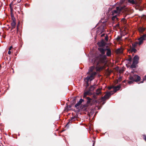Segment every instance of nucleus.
I'll return each mask as SVG.
<instances>
[{
    "instance_id": "nucleus-1",
    "label": "nucleus",
    "mask_w": 146,
    "mask_h": 146,
    "mask_svg": "<svg viewBox=\"0 0 146 146\" xmlns=\"http://www.w3.org/2000/svg\"><path fill=\"white\" fill-rule=\"evenodd\" d=\"M98 49L100 52L102 54H100L98 56L95 58L94 63L97 66L96 67L97 70L99 71L103 69V67L99 66H98V64L101 63H104L106 60V55H103L105 54V49L102 48H98Z\"/></svg>"
},
{
    "instance_id": "nucleus-2",
    "label": "nucleus",
    "mask_w": 146,
    "mask_h": 146,
    "mask_svg": "<svg viewBox=\"0 0 146 146\" xmlns=\"http://www.w3.org/2000/svg\"><path fill=\"white\" fill-rule=\"evenodd\" d=\"M139 57L137 55L135 56L133 59V62L130 67L132 68H135L136 67V65L139 62Z\"/></svg>"
},
{
    "instance_id": "nucleus-3",
    "label": "nucleus",
    "mask_w": 146,
    "mask_h": 146,
    "mask_svg": "<svg viewBox=\"0 0 146 146\" xmlns=\"http://www.w3.org/2000/svg\"><path fill=\"white\" fill-rule=\"evenodd\" d=\"M129 78L130 80L136 82L139 81L141 79L140 77L136 74H134L133 76L130 75Z\"/></svg>"
},
{
    "instance_id": "nucleus-4",
    "label": "nucleus",
    "mask_w": 146,
    "mask_h": 146,
    "mask_svg": "<svg viewBox=\"0 0 146 146\" xmlns=\"http://www.w3.org/2000/svg\"><path fill=\"white\" fill-rule=\"evenodd\" d=\"M146 34L143 35L141 37L138 39L139 41H136L134 43L137 46V44H139V45H140L143 42L144 40H146Z\"/></svg>"
},
{
    "instance_id": "nucleus-5",
    "label": "nucleus",
    "mask_w": 146,
    "mask_h": 146,
    "mask_svg": "<svg viewBox=\"0 0 146 146\" xmlns=\"http://www.w3.org/2000/svg\"><path fill=\"white\" fill-rule=\"evenodd\" d=\"M116 9L112 11V15H114V14L115 13H118L119 14L121 13V12L124 11V7H117L116 8Z\"/></svg>"
},
{
    "instance_id": "nucleus-6",
    "label": "nucleus",
    "mask_w": 146,
    "mask_h": 146,
    "mask_svg": "<svg viewBox=\"0 0 146 146\" xmlns=\"http://www.w3.org/2000/svg\"><path fill=\"white\" fill-rule=\"evenodd\" d=\"M112 92V91L108 92L104 97H102V100L104 101V102L102 103L103 104H104L105 102H104V101H105L106 99H109L111 95L113 94V93H111V92Z\"/></svg>"
},
{
    "instance_id": "nucleus-7",
    "label": "nucleus",
    "mask_w": 146,
    "mask_h": 146,
    "mask_svg": "<svg viewBox=\"0 0 146 146\" xmlns=\"http://www.w3.org/2000/svg\"><path fill=\"white\" fill-rule=\"evenodd\" d=\"M87 104L83 106V108H87L89 105H92L93 104V103L94 101V100H92L91 98H90L89 97H87Z\"/></svg>"
},
{
    "instance_id": "nucleus-8",
    "label": "nucleus",
    "mask_w": 146,
    "mask_h": 146,
    "mask_svg": "<svg viewBox=\"0 0 146 146\" xmlns=\"http://www.w3.org/2000/svg\"><path fill=\"white\" fill-rule=\"evenodd\" d=\"M92 94V92L89 90H87V89H85L84 94L83 97H86L87 95H90Z\"/></svg>"
},
{
    "instance_id": "nucleus-9",
    "label": "nucleus",
    "mask_w": 146,
    "mask_h": 146,
    "mask_svg": "<svg viewBox=\"0 0 146 146\" xmlns=\"http://www.w3.org/2000/svg\"><path fill=\"white\" fill-rule=\"evenodd\" d=\"M96 74V72H93L90 74V76H88L87 77H88V78H89L90 79V81H91L94 79V77Z\"/></svg>"
},
{
    "instance_id": "nucleus-10",
    "label": "nucleus",
    "mask_w": 146,
    "mask_h": 146,
    "mask_svg": "<svg viewBox=\"0 0 146 146\" xmlns=\"http://www.w3.org/2000/svg\"><path fill=\"white\" fill-rule=\"evenodd\" d=\"M97 44L99 46L103 47L105 45V44L104 41L102 40L101 42H98Z\"/></svg>"
},
{
    "instance_id": "nucleus-11",
    "label": "nucleus",
    "mask_w": 146,
    "mask_h": 146,
    "mask_svg": "<svg viewBox=\"0 0 146 146\" xmlns=\"http://www.w3.org/2000/svg\"><path fill=\"white\" fill-rule=\"evenodd\" d=\"M84 101V100L82 99H80L79 101L75 105V107L76 108H77L78 109V107L82 103V102Z\"/></svg>"
},
{
    "instance_id": "nucleus-12",
    "label": "nucleus",
    "mask_w": 146,
    "mask_h": 146,
    "mask_svg": "<svg viewBox=\"0 0 146 146\" xmlns=\"http://www.w3.org/2000/svg\"><path fill=\"white\" fill-rule=\"evenodd\" d=\"M121 87V85L119 84L117 86H114L113 92L114 93L116 92L117 91L119 90Z\"/></svg>"
},
{
    "instance_id": "nucleus-13",
    "label": "nucleus",
    "mask_w": 146,
    "mask_h": 146,
    "mask_svg": "<svg viewBox=\"0 0 146 146\" xmlns=\"http://www.w3.org/2000/svg\"><path fill=\"white\" fill-rule=\"evenodd\" d=\"M105 50H107L106 55L108 56H110L111 54V49L110 48H106Z\"/></svg>"
},
{
    "instance_id": "nucleus-14",
    "label": "nucleus",
    "mask_w": 146,
    "mask_h": 146,
    "mask_svg": "<svg viewBox=\"0 0 146 146\" xmlns=\"http://www.w3.org/2000/svg\"><path fill=\"white\" fill-rule=\"evenodd\" d=\"M137 50L135 49V48H133L131 47L129 50V53L134 52V53H135L137 52Z\"/></svg>"
},
{
    "instance_id": "nucleus-15",
    "label": "nucleus",
    "mask_w": 146,
    "mask_h": 146,
    "mask_svg": "<svg viewBox=\"0 0 146 146\" xmlns=\"http://www.w3.org/2000/svg\"><path fill=\"white\" fill-rule=\"evenodd\" d=\"M76 119V117H75V116L72 117H71L70 119L67 123L66 126H67V125L70 123H71L72 122L75 121Z\"/></svg>"
},
{
    "instance_id": "nucleus-16",
    "label": "nucleus",
    "mask_w": 146,
    "mask_h": 146,
    "mask_svg": "<svg viewBox=\"0 0 146 146\" xmlns=\"http://www.w3.org/2000/svg\"><path fill=\"white\" fill-rule=\"evenodd\" d=\"M101 88H99L96 90V92L95 93L98 96L100 95L101 94Z\"/></svg>"
},
{
    "instance_id": "nucleus-17",
    "label": "nucleus",
    "mask_w": 146,
    "mask_h": 146,
    "mask_svg": "<svg viewBox=\"0 0 146 146\" xmlns=\"http://www.w3.org/2000/svg\"><path fill=\"white\" fill-rule=\"evenodd\" d=\"M138 30L140 33H142L145 31V28L142 27H140L138 29Z\"/></svg>"
},
{
    "instance_id": "nucleus-18",
    "label": "nucleus",
    "mask_w": 146,
    "mask_h": 146,
    "mask_svg": "<svg viewBox=\"0 0 146 146\" xmlns=\"http://www.w3.org/2000/svg\"><path fill=\"white\" fill-rule=\"evenodd\" d=\"M11 19L12 21H16V19L14 17V14L13 12H11Z\"/></svg>"
},
{
    "instance_id": "nucleus-19",
    "label": "nucleus",
    "mask_w": 146,
    "mask_h": 146,
    "mask_svg": "<svg viewBox=\"0 0 146 146\" xmlns=\"http://www.w3.org/2000/svg\"><path fill=\"white\" fill-rule=\"evenodd\" d=\"M95 88L94 86H92L90 87L88 90H89L92 92L94 90Z\"/></svg>"
},
{
    "instance_id": "nucleus-20",
    "label": "nucleus",
    "mask_w": 146,
    "mask_h": 146,
    "mask_svg": "<svg viewBox=\"0 0 146 146\" xmlns=\"http://www.w3.org/2000/svg\"><path fill=\"white\" fill-rule=\"evenodd\" d=\"M122 37V36L121 35L120 36H118L116 38V40L117 41L121 40Z\"/></svg>"
},
{
    "instance_id": "nucleus-21",
    "label": "nucleus",
    "mask_w": 146,
    "mask_h": 146,
    "mask_svg": "<svg viewBox=\"0 0 146 146\" xmlns=\"http://www.w3.org/2000/svg\"><path fill=\"white\" fill-rule=\"evenodd\" d=\"M90 80L89 78L88 77H86L84 80V81L85 82V83H89L88 82L89 80Z\"/></svg>"
},
{
    "instance_id": "nucleus-22",
    "label": "nucleus",
    "mask_w": 146,
    "mask_h": 146,
    "mask_svg": "<svg viewBox=\"0 0 146 146\" xmlns=\"http://www.w3.org/2000/svg\"><path fill=\"white\" fill-rule=\"evenodd\" d=\"M111 19L113 21L115 20V19H116V20L117 21L119 20L118 18L117 17V16L116 15L113 16Z\"/></svg>"
},
{
    "instance_id": "nucleus-23",
    "label": "nucleus",
    "mask_w": 146,
    "mask_h": 146,
    "mask_svg": "<svg viewBox=\"0 0 146 146\" xmlns=\"http://www.w3.org/2000/svg\"><path fill=\"white\" fill-rule=\"evenodd\" d=\"M128 2L132 4H135V2L134 0H128Z\"/></svg>"
},
{
    "instance_id": "nucleus-24",
    "label": "nucleus",
    "mask_w": 146,
    "mask_h": 146,
    "mask_svg": "<svg viewBox=\"0 0 146 146\" xmlns=\"http://www.w3.org/2000/svg\"><path fill=\"white\" fill-rule=\"evenodd\" d=\"M16 21H13L11 23V26H16Z\"/></svg>"
},
{
    "instance_id": "nucleus-25",
    "label": "nucleus",
    "mask_w": 146,
    "mask_h": 146,
    "mask_svg": "<svg viewBox=\"0 0 146 146\" xmlns=\"http://www.w3.org/2000/svg\"><path fill=\"white\" fill-rule=\"evenodd\" d=\"M84 86L85 87V89H87L88 87L89 86V83H84Z\"/></svg>"
},
{
    "instance_id": "nucleus-26",
    "label": "nucleus",
    "mask_w": 146,
    "mask_h": 146,
    "mask_svg": "<svg viewBox=\"0 0 146 146\" xmlns=\"http://www.w3.org/2000/svg\"><path fill=\"white\" fill-rule=\"evenodd\" d=\"M98 95H96L95 93H94L93 96V98L95 99H96L98 98Z\"/></svg>"
},
{
    "instance_id": "nucleus-27",
    "label": "nucleus",
    "mask_w": 146,
    "mask_h": 146,
    "mask_svg": "<svg viewBox=\"0 0 146 146\" xmlns=\"http://www.w3.org/2000/svg\"><path fill=\"white\" fill-rule=\"evenodd\" d=\"M72 107V106L70 105L69 106H67L65 108V109L67 110H68L69 108H71Z\"/></svg>"
},
{
    "instance_id": "nucleus-28",
    "label": "nucleus",
    "mask_w": 146,
    "mask_h": 146,
    "mask_svg": "<svg viewBox=\"0 0 146 146\" xmlns=\"http://www.w3.org/2000/svg\"><path fill=\"white\" fill-rule=\"evenodd\" d=\"M142 137L143 139L146 141V135L145 134H143L142 135Z\"/></svg>"
},
{
    "instance_id": "nucleus-29",
    "label": "nucleus",
    "mask_w": 146,
    "mask_h": 146,
    "mask_svg": "<svg viewBox=\"0 0 146 146\" xmlns=\"http://www.w3.org/2000/svg\"><path fill=\"white\" fill-rule=\"evenodd\" d=\"M9 6H10L11 12H13V8L12 7V6L9 5Z\"/></svg>"
},
{
    "instance_id": "nucleus-30",
    "label": "nucleus",
    "mask_w": 146,
    "mask_h": 146,
    "mask_svg": "<svg viewBox=\"0 0 146 146\" xmlns=\"http://www.w3.org/2000/svg\"><path fill=\"white\" fill-rule=\"evenodd\" d=\"M134 82V81H133V80H131L130 81H128V83L129 84H132Z\"/></svg>"
},
{
    "instance_id": "nucleus-31",
    "label": "nucleus",
    "mask_w": 146,
    "mask_h": 146,
    "mask_svg": "<svg viewBox=\"0 0 146 146\" xmlns=\"http://www.w3.org/2000/svg\"><path fill=\"white\" fill-rule=\"evenodd\" d=\"M137 45H136L134 43L132 44V47L133 48H135L136 46Z\"/></svg>"
},
{
    "instance_id": "nucleus-32",
    "label": "nucleus",
    "mask_w": 146,
    "mask_h": 146,
    "mask_svg": "<svg viewBox=\"0 0 146 146\" xmlns=\"http://www.w3.org/2000/svg\"><path fill=\"white\" fill-rule=\"evenodd\" d=\"M94 69V68L92 66L91 67L90 69V71L91 72H92L93 71Z\"/></svg>"
},
{
    "instance_id": "nucleus-33",
    "label": "nucleus",
    "mask_w": 146,
    "mask_h": 146,
    "mask_svg": "<svg viewBox=\"0 0 146 146\" xmlns=\"http://www.w3.org/2000/svg\"><path fill=\"white\" fill-rule=\"evenodd\" d=\"M121 79H122V77H121L120 76L118 78V79L117 80H118V81H121Z\"/></svg>"
},
{
    "instance_id": "nucleus-34",
    "label": "nucleus",
    "mask_w": 146,
    "mask_h": 146,
    "mask_svg": "<svg viewBox=\"0 0 146 146\" xmlns=\"http://www.w3.org/2000/svg\"><path fill=\"white\" fill-rule=\"evenodd\" d=\"M112 88L114 89V86H110L108 87L109 90H111Z\"/></svg>"
},
{
    "instance_id": "nucleus-35",
    "label": "nucleus",
    "mask_w": 146,
    "mask_h": 146,
    "mask_svg": "<svg viewBox=\"0 0 146 146\" xmlns=\"http://www.w3.org/2000/svg\"><path fill=\"white\" fill-rule=\"evenodd\" d=\"M105 40L106 41H108V36L107 35L105 37Z\"/></svg>"
},
{
    "instance_id": "nucleus-36",
    "label": "nucleus",
    "mask_w": 146,
    "mask_h": 146,
    "mask_svg": "<svg viewBox=\"0 0 146 146\" xmlns=\"http://www.w3.org/2000/svg\"><path fill=\"white\" fill-rule=\"evenodd\" d=\"M127 60L129 61L130 62H131L132 60V58L131 57H130L127 59Z\"/></svg>"
},
{
    "instance_id": "nucleus-37",
    "label": "nucleus",
    "mask_w": 146,
    "mask_h": 146,
    "mask_svg": "<svg viewBox=\"0 0 146 146\" xmlns=\"http://www.w3.org/2000/svg\"><path fill=\"white\" fill-rule=\"evenodd\" d=\"M118 80H116V81H115V84H116L118 83Z\"/></svg>"
},
{
    "instance_id": "nucleus-38",
    "label": "nucleus",
    "mask_w": 146,
    "mask_h": 146,
    "mask_svg": "<svg viewBox=\"0 0 146 146\" xmlns=\"http://www.w3.org/2000/svg\"><path fill=\"white\" fill-rule=\"evenodd\" d=\"M123 71H124L123 70H121L119 71V72L121 73L123 72Z\"/></svg>"
},
{
    "instance_id": "nucleus-39",
    "label": "nucleus",
    "mask_w": 146,
    "mask_h": 146,
    "mask_svg": "<svg viewBox=\"0 0 146 146\" xmlns=\"http://www.w3.org/2000/svg\"><path fill=\"white\" fill-rule=\"evenodd\" d=\"M11 27H11V31L13 29H14L15 27V26H11Z\"/></svg>"
},
{
    "instance_id": "nucleus-40",
    "label": "nucleus",
    "mask_w": 146,
    "mask_h": 146,
    "mask_svg": "<svg viewBox=\"0 0 146 146\" xmlns=\"http://www.w3.org/2000/svg\"><path fill=\"white\" fill-rule=\"evenodd\" d=\"M143 81H141L140 82V83H143L144 82V81L145 80H143Z\"/></svg>"
},
{
    "instance_id": "nucleus-41",
    "label": "nucleus",
    "mask_w": 146,
    "mask_h": 146,
    "mask_svg": "<svg viewBox=\"0 0 146 146\" xmlns=\"http://www.w3.org/2000/svg\"><path fill=\"white\" fill-rule=\"evenodd\" d=\"M8 53L9 54H10L11 53V52L10 51V50H9L8 51Z\"/></svg>"
},
{
    "instance_id": "nucleus-42",
    "label": "nucleus",
    "mask_w": 146,
    "mask_h": 146,
    "mask_svg": "<svg viewBox=\"0 0 146 146\" xmlns=\"http://www.w3.org/2000/svg\"><path fill=\"white\" fill-rule=\"evenodd\" d=\"M13 2H12L11 3V4H10V5H11V6H12V5H13Z\"/></svg>"
},
{
    "instance_id": "nucleus-43",
    "label": "nucleus",
    "mask_w": 146,
    "mask_h": 146,
    "mask_svg": "<svg viewBox=\"0 0 146 146\" xmlns=\"http://www.w3.org/2000/svg\"><path fill=\"white\" fill-rule=\"evenodd\" d=\"M12 47H12V46H11L9 48V50H11V49L12 48Z\"/></svg>"
},
{
    "instance_id": "nucleus-44",
    "label": "nucleus",
    "mask_w": 146,
    "mask_h": 146,
    "mask_svg": "<svg viewBox=\"0 0 146 146\" xmlns=\"http://www.w3.org/2000/svg\"><path fill=\"white\" fill-rule=\"evenodd\" d=\"M146 80V75L145 76V77L143 78V80Z\"/></svg>"
},
{
    "instance_id": "nucleus-45",
    "label": "nucleus",
    "mask_w": 146,
    "mask_h": 146,
    "mask_svg": "<svg viewBox=\"0 0 146 146\" xmlns=\"http://www.w3.org/2000/svg\"><path fill=\"white\" fill-rule=\"evenodd\" d=\"M105 35V34H102L101 35V36L102 37H103V36H104V35Z\"/></svg>"
},
{
    "instance_id": "nucleus-46",
    "label": "nucleus",
    "mask_w": 146,
    "mask_h": 146,
    "mask_svg": "<svg viewBox=\"0 0 146 146\" xmlns=\"http://www.w3.org/2000/svg\"><path fill=\"white\" fill-rule=\"evenodd\" d=\"M116 26H117V27H119V24H117L116 25Z\"/></svg>"
},
{
    "instance_id": "nucleus-47",
    "label": "nucleus",
    "mask_w": 146,
    "mask_h": 146,
    "mask_svg": "<svg viewBox=\"0 0 146 146\" xmlns=\"http://www.w3.org/2000/svg\"><path fill=\"white\" fill-rule=\"evenodd\" d=\"M2 37L4 38H5V35H3V36H2Z\"/></svg>"
},
{
    "instance_id": "nucleus-48",
    "label": "nucleus",
    "mask_w": 146,
    "mask_h": 146,
    "mask_svg": "<svg viewBox=\"0 0 146 146\" xmlns=\"http://www.w3.org/2000/svg\"><path fill=\"white\" fill-rule=\"evenodd\" d=\"M125 18H123L122 19V20H125Z\"/></svg>"
},
{
    "instance_id": "nucleus-49",
    "label": "nucleus",
    "mask_w": 146,
    "mask_h": 146,
    "mask_svg": "<svg viewBox=\"0 0 146 146\" xmlns=\"http://www.w3.org/2000/svg\"><path fill=\"white\" fill-rule=\"evenodd\" d=\"M95 143V142L94 141L93 143V146H94V145Z\"/></svg>"
},
{
    "instance_id": "nucleus-50",
    "label": "nucleus",
    "mask_w": 146,
    "mask_h": 146,
    "mask_svg": "<svg viewBox=\"0 0 146 146\" xmlns=\"http://www.w3.org/2000/svg\"><path fill=\"white\" fill-rule=\"evenodd\" d=\"M125 80H124L123 82V83H125Z\"/></svg>"
},
{
    "instance_id": "nucleus-51",
    "label": "nucleus",
    "mask_w": 146,
    "mask_h": 146,
    "mask_svg": "<svg viewBox=\"0 0 146 146\" xmlns=\"http://www.w3.org/2000/svg\"><path fill=\"white\" fill-rule=\"evenodd\" d=\"M18 27H17V31H18Z\"/></svg>"
},
{
    "instance_id": "nucleus-52",
    "label": "nucleus",
    "mask_w": 146,
    "mask_h": 146,
    "mask_svg": "<svg viewBox=\"0 0 146 146\" xmlns=\"http://www.w3.org/2000/svg\"><path fill=\"white\" fill-rule=\"evenodd\" d=\"M2 4H2V3H1V6H0V7H1V6L2 5Z\"/></svg>"
}]
</instances>
